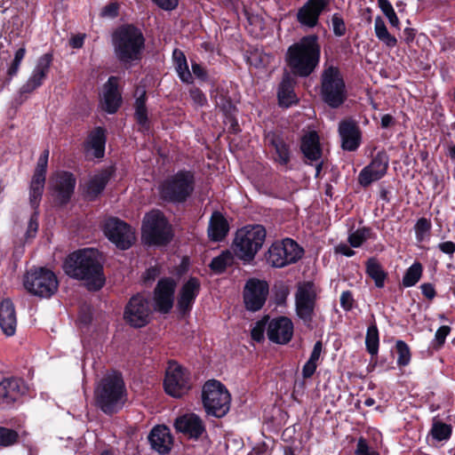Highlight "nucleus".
<instances>
[{
	"label": "nucleus",
	"mask_w": 455,
	"mask_h": 455,
	"mask_svg": "<svg viewBox=\"0 0 455 455\" xmlns=\"http://www.w3.org/2000/svg\"><path fill=\"white\" fill-rule=\"evenodd\" d=\"M65 273L75 279L83 280L91 291L100 290L105 283L100 255L91 248L71 253L65 260Z\"/></svg>",
	"instance_id": "f257e3e1"
},
{
	"label": "nucleus",
	"mask_w": 455,
	"mask_h": 455,
	"mask_svg": "<svg viewBox=\"0 0 455 455\" xmlns=\"http://www.w3.org/2000/svg\"><path fill=\"white\" fill-rule=\"evenodd\" d=\"M232 253L228 251H226L212 259V262L210 263V267L216 273H222L228 266L232 264Z\"/></svg>",
	"instance_id": "79ce46f5"
},
{
	"label": "nucleus",
	"mask_w": 455,
	"mask_h": 455,
	"mask_svg": "<svg viewBox=\"0 0 455 455\" xmlns=\"http://www.w3.org/2000/svg\"><path fill=\"white\" fill-rule=\"evenodd\" d=\"M215 103L222 111L228 112L232 107L231 100L222 92H217L214 95Z\"/></svg>",
	"instance_id": "5fc2aeb1"
},
{
	"label": "nucleus",
	"mask_w": 455,
	"mask_h": 455,
	"mask_svg": "<svg viewBox=\"0 0 455 455\" xmlns=\"http://www.w3.org/2000/svg\"><path fill=\"white\" fill-rule=\"evenodd\" d=\"M293 323L286 316L271 320L267 325L268 339L277 344H286L292 338Z\"/></svg>",
	"instance_id": "4be33fe9"
},
{
	"label": "nucleus",
	"mask_w": 455,
	"mask_h": 455,
	"mask_svg": "<svg viewBox=\"0 0 455 455\" xmlns=\"http://www.w3.org/2000/svg\"><path fill=\"white\" fill-rule=\"evenodd\" d=\"M38 230V212H35L28 223V228L25 234V239L30 240L34 238L37 233Z\"/></svg>",
	"instance_id": "3c124183"
},
{
	"label": "nucleus",
	"mask_w": 455,
	"mask_h": 455,
	"mask_svg": "<svg viewBox=\"0 0 455 455\" xmlns=\"http://www.w3.org/2000/svg\"><path fill=\"white\" fill-rule=\"evenodd\" d=\"M150 304L147 297L141 293L132 296L125 306L124 319L134 328L147 325L150 319Z\"/></svg>",
	"instance_id": "4468645a"
},
{
	"label": "nucleus",
	"mask_w": 455,
	"mask_h": 455,
	"mask_svg": "<svg viewBox=\"0 0 455 455\" xmlns=\"http://www.w3.org/2000/svg\"><path fill=\"white\" fill-rule=\"evenodd\" d=\"M121 104V94L118 92V78L110 76L104 85L102 108L109 114L116 112Z\"/></svg>",
	"instance_id": "bb28decb"
},
{
	"label": "nucleus",
	"mask_w": 455,
	"mask_h": 455,
	"mask_svg": "<svg viewBox=\"0 0 455 455\" xmlns=\"http://www.w3.org/2000/svg\"><path fill=\"white\" fill-rule=\"evenodd\" d=\"M423 267L421 263L415 261L405 272L403 277V285L404 287L414 286L422 275Z\"/></svg>",
	"instance_id": "ea45409f"
},
{
	"label": "nucleus",
	"mask_w": 455,
	"mask_h": 455,
	"mask_svg": "<svg viewBox=\"0 0 455 455\" xmlns=\"http://www.w3.org/2000/svg\"><path fill=\"white\" fill-rule=\"evenodd\" d=\"M356 455H379L376 451H370L364 439L360 438L357 443Z\"/></svg>",
	"instance_id": "bf43d9fd"
},
{
	"label": "nucleus",
	"mask_w": 455,
	"mask_h": 455,
	"mask_svg": "<svg viewBox=\"0 0 455 455\" xmlns=\"http://www.w3.org/2000/svg\"><path fill=\"white\" fill-rule=\"evenodd\" d=\"M374 234L371 228L363 227L351 232L348 235L347 241L351 247L358 248L369 239H374Z\"/></svg>",
	"instance_id": "58836bf2"
},
{
	"label": "nucleus",
	"mask_w": 455,
	"mask_h": 455,
	"mask_svg": "<svg viewBox=\"0 0 455 455\" xmlns=\"http://www.w3.org/2000/svg\"><path fill=\"white\" fill-rule=\"evenodd\" d=\"M294 84L295 80L291 74H284L277 92L280 106L289 108L297 103L298 99L294 93Z\"/></svg>",
	"instance_id": "2f4dec72"
},
{
	"label": "nucleus",
	"mask_w": 455,
	"mask_h": 455,
	"mask_svg": "<svg viewBox=\"0 0 455 455\" xmlns=\"http://www.w3.org/2000/svg\"><path fill=\"white\" fill-rule=\"evenodd\" d=\"M148 441L152 449L160 454H166L172 449V437L170 429L165 426L155 427L148 435Z\"/></svg>",
	"instance_id": "cd10ccee"
},
{
	"label": "nucleus",
	"mask_w": 455,
	"mask_h": 455,
	"mask_svg": "<svg viewBox=\"0 0 455 455\" xmlns=\"http://www.w3.org/2000/svg\"><path fill=\"white\" fill-rule=\"evenodd\" d=\"M341 146L344 150L354 151L360 145V131L355 123L343 121L339 126Z\"/></svg>",
	"instance_id": "c85d7f7f"
},
{
	"label": "nucleus",
	"mask_w": 455,
	"mask_h": 455,
	"mask_svg": "<svg viewBox=\"0 0 455 455\" xmlns=\"http://www.w3.org/2000/svg\"><path fill=\"white\" fill-rule=\"evenodd\" d=\"M194 188V173L190 171H180L163 181L160 195L165 201L183 203L192 195Z\"/></svg>",
	"instance_id": "0eeeda50"
},
{
	"label": "nucleus",
	"mask_w": 455,
	"mask_h": 455,
	"mask_svg": "<svg viewBox=\"0 0 455 455\" xmlns=\"http://www.w3.org/2000/svg\"><path fill=\"white\" fill-rule=\"evenodd\" d=\"M422 294L428 299H433L435 297V290L433 284L426 283L420 286Z\"/></svg>",
	"instance_id": "774afa93"
},
{
	"label": "nucleus",
	"mask_w": 455,
	"mask_h": 455,
	"mask_svg": "<svg viewBox=\"0 0 455 455\" xmlns=\"http://www.w3.org/2000/svg\"><path fill=\"white\" fill-rule=\"evenodd\" d=\"M202 399L208 415L222 418L229 411L231 395L219 380L212 379L205 382L203 387Z\"/></svg>",
	"instance_id": "6e6552de"
},
{
	"label": "nucleus",
	"mask_w": 455,
	"mask_h": 455,
	"mask_svg": "<svg viewBox=\"0 0 455 455\" xmlns=\"http://www.w3.org/2000/svg\"><path fill=\"white\" fill-rule=\"evenodd\" d=\"M17 327V317L13 303L6 299L0 303V328L8 336H13Z\"/></svg>",
	"instance_id": "c756f323"
},
{
	"label": "nucleus",
	"mask_w": 455,
	"mask_h": 455,
	"mask_svg": "<svg viewBox=\"0 0 455 455\" xmlns=\"http://www.w3.org/2000/svg\"><path fill=\"white\" fill-rule=\"evenodd\" d=\"M19 435L15 430L0 427V445L11 446L17 443Z\"/></svg>",
	"instance_id": "49530a36"
},
{
	"label": "nucleus",
	"mask_w": 455,
	"mask_h": 455,
	"mask_svg": "<svg viewBox=\"0 0 455 455\" xmlns=\"http://www.w3.org/2000/svg\"><path fill=\"white\" fill-rule=\"evenodd\" d=\"M104 233L109 241L122 250L130 248L135 240V233L132 227L116 218L106 220Z\"/></svg>",
	"instance_id": "2eb2a0df"
},
{
	"label": "nucleus",
	"mask_w": 455,
	"mask_h": 455,
	"mask_svg": "<svg viewBox=\"0 0 455 455\" xmlns=\"http://www.w3.org/2000/svg\"><path fill=\"white\" fill-rule=\"evenodd\" d=\"M431 227L432 226L429 220L426 218L419 219L414 226L416 240L418 242H423L427 236Z\"/></svg>",
	"instance_id": "a18cd8bd"
},
{
	"label": "nucleus",
	"mask_w": 455,
	"mask_h": 455,
	"mask_svg": "<svg viewBox=\"0 0 455 455\" xmlns=\"http://www.w3.org/2000/svg\"><path fill=\"white\" fill-rule=\"evenodd\" d=\"M159 8L164 11H172L178 4L179 0H152Z\"/></svg>",
	"instance_id": "13d9d810"
},
{
	"label": "nucleus",
	"mask_w": 455,
	"mask_h": 455,
	"mask_svg": "<svg viewBox=\"0 0 455 455\" xmlns=\"http://www.w3.org/2000/svg\"><path fill=\"white\" fill-rule=\"evenodd\" d=\"M267 324L268 325V317L258 321L251 331V335L253 340L260 342L264 339V332Z\"/></svg>",
	"instance_id": "8fccbe9b"
},
{
	"label": "nucleus",
	"mask_w": 455,
	"mask_h": 455,
	"mask_svg": "<svg viewBox=\"0 0 455 455\" xmlns=\"http://www.w3.org/2000/svg\"><path fill=\"white\" fill-rule=\"evenodd\" d=\"M366 273L374 280L378 288L384 286L387 275L375 258H371L366 261Z\"/></svg>",
	"instance_id": "c9c22d12"
},
{
	"label": "nucleus",
	"mask_w": 455,
	"mask_h": 455,
	"mask_svg": "<svg viewBox=\"0 0 455 455\" xmlns=\"http://www.w3.org/2000/svg\"><path fill=\"white\" fill-rule=\"evenodd\" d=\"M320 57L321 46L318 36L309 35L288 47L285 61L293 76L307 77L317 68Z\"/></svg>",
	"instance_id": "f03ea898"
},
{
	"label": "nucleus",
	"mask_w": 455,
	"mask_h": 455,
	"mask_svg": "<svg viewBox=\"0 0 455 455\" xmlns=\"http://www.w3.org/2000/svg\"><path fill=\"white\" fill-rule=\"evenodd\" d=\"M379 330L377 325L372 323L368 327L365 337V346L368 353L371 355H376L379 351Z\"/></svg>",
	"instance_id": "a19ab883"
},
{
	"label": "nucleus",
	"mask_w": 455,
	"mask_h": 455,
	"mask_svg": "<svg viewBox=\"0 0 455 455\" xmlns=\"http://www.w3.org/2000/svg\"><path fill=\"white\" fill-rule=\"evenodd\" d=\"M320 80L322 100L331 108L342 106L347 98V92L339 68L333 65L324 64Z\"/></svg>",
	"instance_id": "39448f33"
},
{
	"label": "nucleus",
	"mask_w": 455,
	"mask_h": 455,
	"mask_svg": "<svg viewBox=\"0 0 455 455\" xmlns=\"http://www.w3.org/2000/svg\"><path fill=\"white\" fill-rule=\"evenodd\" d=\"M431 435L436 441L448 440L451 435V427L441 421H435L432 425Z\"/></svg>",
	"instance_id": "37998d69"
},
{
	"label": "nucleus",
	"mask_w": 455,
	"mask_h": 455,
	"mask_svg": "<svg viewBox=\"0 0 455 455\" xmlns=\"http://www.w3.org/2000/svg\"><path fill=\"white\" fill-rule=\"evenodd\" d=\"M135 117L141 126H145L148 123L147 108H135Z\"/></svg>",
	"instance_id": "69168bd1"
},
{
	"label": "nucleus",
	"mask_w": 455,
	"mask_h": 455,
	"mask_svg": "<svg viewBox=\"0 0 455 455\" xmlns=\"http://www.w3.org/2000/svg\"><path fill=\"white\" fill-rule=\"evenodd\" d=\"M317 363H312L310 361H307L302 368V376L304 379H308L313 376L317 368Z\"/></svg>",
	"instance_id": "e2e57ef3"
},
{
	"label": "nucleus",
	"mask_w": 455,
	"mask_h": 455,
	"mask_svg": "<svg viewBox=\"0 0 455 455\" xmlns=\"http://www.w3.org/2000/svg\"><path fill=\"white\" fill-rule=\"evenodd\" d=\"M340 307L345 311H350L354 306V298L350 291H344L340 295Z\"/></svg>",
	"instance_id": "6e6d98bb"
},
{
	"label": "nucleus",
	"mask_w": 455,
	"mask_h": 455,
	"mask_svg": "<svg viewBox=\"0 0 455 455\" xmlns=\"http://www.w3.org/2000/svg\"><path fill=\"white\" fill-rule=\"evenodd\" d=\"M24 286L36 296L50 298L57 291L58 281L52 271L40 267L31 269L26 274Z\"/></svg>",
	"instance_id": "9d476101"
},
{
	"label": "nucleus",
	"mask_w": 455,
	"mask_h": 455,
	"mask_svg": "<svg viewBox=\"0 0 455 455\" xmlns=\"http://www.w3.org/2000/svg\"><path fill=\"white\" fill-rule=\"evenodd\" d=\"M164 386L168 395L181 397L191 387L188 371L175 362L169 363Z\"/></svg>",
	"instance_id": "ddd939ff"
},
{
	"label": "nucleus",
	"mask_w": 455,
	"mask_h": 455,
	"mask_svg": "<svg viewBox=\"0 0 455 455\" xmlns=\"http://www.w3.org/2000/svg\"><path fill=\"white\" fill-rule=\"evenodd\" d=\"M374 30L378 39L387 47L393 48L396 45V38L388 32L386 24L380 16H378L374 20Z\"/></svg>",
	"instance_id": "e433bc0d"
},
{
	"label": "nucleus",
	"mask_w": 455,
	"mask_h": 455,
	"mask_svg": "<svg viewBox=\"0 0 455 455\" xmlns=\"http://www.w3.org/2000/svg\"><path fill=\"white\" fill-rule=\"evenodd\" d=\"M76 178L68 172H56L50 179L49 189L52 196L61 204H67L75 190Z\"/></svg>",
	"instance_id": "f3484780"
},
{
	"label": "nucleus",
	"mask_w": 455,
	"mask_h": 455,
	"mask_svg": "<svg viewBox=\"0 0 455 455\" xmlns=\"http://www.w3.org/2000/svg\"><path fill=\"white\" fill-rule=\"evenodd\" d=\"M109 178L110 172L108 171H102L100 173L94 175L89 181L87 193L90 196H97L103 191L109 180Z\"/></svg>",
	"instance_id": "4c0bfd02"
},
{
	"label": "nucleus",
	"mask_w": 455,
	"mask_h": 455,
	"mask_svg": "<svg viewBox=\"0 0 455 455\" xmlns=\"http://www.w3.org/2000/svg\"><path fill=\"white\" fill-rule=\"evenodd\" d=\"M96 405L106 414L120 411L127 393L122 375L117 372L107 374L98 383L94 391Z\"/></svg>",
	"instance_id": "20e7f679"
},
{
	"label": "nucleus",
	"mask_w": 455,
	"mask_h": 455,
	"mask_svg": "<svg viewBox=\"0 0 455 455\" xmlns=\"http://www.w3.org/2000/svg\"><path fill=\"white\" fill-rule=\"evenodd\" d=\"M318 289L312 282L299 283L294 294L297 316L309 326L315 316Z\"/></svg>",
	"instance_id": "9b49d317"
},
{
	"label": "nucleus",
	"mask_w": 455,
	"mask_h": 455,
	"mask_svg": "<svg viewBox=\"0 0 455 455\" xmlns=\"http://www.w3.org/2000/svg\"><path fill=\"white\" fill-rule=\"evenodd\" d=\"M437 247L442 252L448 255H453L455 252V243L451 241L440 243Z\"/></svg>",
	"instance_id": "338daca9"
},
{
	"label": "nucleus",
	"mask_w": 455,
	"mask_h": 455,
	"mask_svg": "<svg viewBox=\"0 0 455 455\" xmlns=\"http://www.w3.org/2000/svg\"><path fill=\"white\" fill-rule=\"evenodd\" d=\"M49 154L50 153L48 149L43 151V153L37 160L36 167L35 169L33 176L45 179Z\"/></svg>",
	"instance_id": "de8ad7c7"
},
{
	"label": "nucleus",
	"mask_w": 455,
	"mask_h": 455,
	"mask_svg": "<svg viewBox=\"0 0 455 455\" xmlns=\"http://www.w3.org/2000/svg\"><path fill=\"white\" fill-rule=\"evenodd\" d=\"M87 149L93 150V156L97 158L103 157L106 145V131L102 127L93 129L86 141Z\"/></svg>",
	"instance_id": "72a5a7b5"
},
{
	"label": "nucleus",
	"mask_w": 455,
	"mask_h": 455,
	"mask_svg": "<svg viewBox=\"0 0 455 455\" xmlns=\"http://www.w3.org/2000/svg\"><path fill=\"white\" fill-rule=\"evenodd\" d=\"M265 238L266 229L261 225L238 229L233 243L235 255L244 263H250L262 247Z\"/></svg>",
	"instance_id": "423d86ee"
},
{
	"label": "nucleus",
	"mask_w": 455,
	"mask_h": 455,
	"mask_svg": "<svg viewBox=\"0 0 455 455\" xmlns=\"http://www.w3.org/2000/svg\"><path fill=\"white\" fill-rule=\"evenodd\" d=\"M175 68L180 79L183 83L191 84L193 82L192 74L188 69V63L184 64V66L183 64L176 65Z\"/></svg>",
	"instance_id": "864d4df0"
},
{
	"label": "nucleus",
	"mask_w": 455,
	"mask_h": 455,
	"mask_svg": "<svg viewBox=\"0 0 455 455\" xmlns=\"http://www.w3.org/2000/svg\"><path fill=\"white\" fill-rule=\"evenodd\" d=\"M301 151L309 162H315V175L317 176L323 167L321 161L322 149L320 148L319 136L315 132H309L301 139Z\"/></svg>",
	"instance_id": "393cba45"
},
{
	"label": "nucleus",
	"mask_w": 455,
	"mask_h": 455,
	"mask_svg": "<svg viewBox=\"0 0 455 455\" xmlns=\"http://www.w3.org/2000/svg\"><path fill=\"white\" fill-rule=\"evenodd\" d=\"M24 381L17 378L4 379L0 382V404L10 406L18 402L27 392Z\"/></svg>",
	"instance_id": "aec40b11"
},
{
	"label": "nucleus",
	"mask_w": 455,
	"mask_h": 455,
	"mask_svg": "<svg viewBox=\"0 0 455 455\" xmlns=\"http://www.w3.org/2000/svg\"><path fill=\"white\" fill-rule=\"evenodd\" d=\"M174 427L177 432L195 439L199 438L205 432L203 420L195 413H187L178 417L175 419Z\"/></svg>",
	"instance_id": "b1692460"
},
{
	"label": "nucleus",
	"mask_w": 455,
	"mask_h": 455,
	"mask_svg": "<svg viewBox=\"0 0 455 455\" xmlns=\"http://www.w3.org/2000/svg\"><path fill=\"white\" fill-rule=\"evenodd\" d=\"M189 95L195 104L197 106H204L206 102V97L203 92L197 88H193L189 91Z\"/></svg>",
	"instance_id": "4d7b16f0"
},
{
	"label": "nucleus",
	"mask_w": 455,
	"mask_h": 455,
	"mask_svg": "<svg viewBox=\"0 0 455 455\" xmlns=\"http://www.w3.org/2000/svg\"><path fill=\"white\" fill-rule=\"evenodd\" d=\"M52 62V53H45L37 60L30 76L20 88L21 94L30 93L43 84L49 73Z\"/></svg>",
	"instance_id": "6ab92c4d"
},
{
	"label": "nucleus",
	"mask_w": 455,
	"mask_h": 455,
	"mask_svg": "<svg viewBox=\"0 0 455 455\" xmlns=\"http://www.w3.org/2000/svg\"><path fill=\"white\" fill-rule=\"evenodd\" d=\"M191 68L193 74L201 80H206L207 79V72L205 68L198 64L197 62H192Z\"/></svg>",
	"instance_id": "680f3d73"
},
{
	"label": "nucleus",
	"mask_w": 455,
	"mask_h": 455,
	"mask_svg": "<svg viewBox=\"0 0 455 455\" xmlns=\"http://www.w3.org/2000/svg\"><path fill=\"white\" fill-rule=\"evenodd\" d=\"M118 14V5L116 4H110L106 5L102 11L101 15L103 17L114 18Z\"/></svg>",
	"instance_id": "0e129e2a"
},
{
	"label": "nucleus",
	"mask_w": 455,
	"mask_h": 455,
	"mask_svg": "<svg viewBox=\"0 0 455 455\" xmlns=\"http://www.w3.org/2000/svg\"><path fill=\"white\" fill-rule=\"evenodd\" d=\"M333 33L337 36H342L346 33V25L343 18L339 13H334L331 17Z\"/></svg>",
	"instance_id": "603ef678"
},
{
	"label": "nucleus",
	"mask_w": 455,
	"mask_h": 455,
	"mask_svg": "<svg viewBox=\"0 0 455 455\" xmlns=\"http://www.w3.org/2000/svg\"><path fill=\"white\" fill-rule=\"evenodd\" d=\"M328 4L329 0H307L297 12L298 21L302 27L315 28L318 24L322 12Z\"/></svg>",
	"instance_id": "412c9836"
},
{
	"label": "nucleus",
	"mask_w": 455,
	"mask_h": 455,
	"mask_svg": "<svg viewBox=\"0 0 455 455\" xmlns=\"http://www.w3.org/2000/svg\"><path fill=\"white\" fill-rule=\"evenodd\" d=\"M112 44L116 60L127 67L141 60L145 38L140 28L133 25H123L112 34Z\"/></svg>",
	"instance_id": "7ed1b4c3"
},
{
	"label": "nucleus",
	"mask_w": 455,
	"mask_h": 455,
	"mask_svg": "<svg viewBox=\"0 0 455 455\" xmlns=\"http://www.w3.org/2000/svg\"><path fill=\"white\" fill-rule=\"evenodd\" d=\"M389 157L386 151H379L371 162L358 175V182L366 188L372 182L380 180L387 172Z\"/></svg>",
	"instance_id": "a211bd4d"
},
{
	"label": "nucleus",
	"mask_w": 455,
	"mask_h": 455,
	"mask_svg": "<svg viewBox=\"0 0 455 455\" xmlns=\"http://www.w3.org/2000/svg\"><path fill=\"white\" fill-rule=\"evenodd\" d=\"M303 249L291 238L274 243L268 249L267 261L274 267H283L297 262L303 255Z\"/></svg>",
	"instance_id": "f8f14e48"
},
{
	"label": "nucleus",
	"mask_w": 455,
	"mask_h": 455,
	"mask_svg": "<svg viewBox=\"0 0 455 455\" xmlns=\"http://www.w3.org/2000/svg\"><path fill=\"white\" fill-rule=\"evenodd\" d=\"M45 179L32 176L29 185V204L36 210L40 204L44 189Z\"/></svg>",
	"instance_id": "f704fd0d"
},
{
	"label": "nucleus",
	"mask_w": 455,
	"mask_h": 455,
	"mask_svg": "<svg viewBox=\"0 0 455 455\" xmlns=\"http://www.w3.org/2000/svg\"><path fill=\"white\" fill-rule=\"evenodd\" d=\"M229 231V225L226 218L220 212H214L210 219L208 235L212 241H222Z\"/></svg>",
	"instance_id": "7c9ffc66"
},
{
	"label": "nucleus",
	"mask_w": 455,
	"mask_h": 455,
	"mask_svg": "<svg viewBox=\"0 0 455 455\" xmlns=\"http://www.w3.org/2000/svg\"><path fill=\"white\" fill-rule=\"evenodd\" d=\"M201 283L196 277H190L181 287L179 298L178 307L182 313L189 311L199 294Z\"/></svg>",
	"instance_id": "a878e982"
},
{
	"label": "nucleus",
	"mask_w": 455,
	"mask_h": 455,
	"mask_svg": "<svg viewBox=\"0 0 455 455\" xmlns=\"http://www.w3.org/2000/svg\"><path fill=\"white\" fill-rule=\"evenodd\" d=\"M323 350V344L321 341H316L314 345L313 350L311 352L310 357L307 361L317 363Z\"/></svg>",
	"instance_id": "052dcab7"
},
{
	"label": "nucleus",
	"mask_w": 455,
	"mask_h": 455,
	"mask_svg": "<svg viewBox=\"0 0 455 455\" xmlns=\"http://www.w3.org/2000/svg\"><path fill=\"white\" fill-rule=\"evenodd\" d=\"M266 140L275 149V161L281 165H287L291 159L289 145L286 144L280 136L274 132L267 133Z\"/></svg>",
	"instance_id": "473e14b6"
},
{
	"label": "nucleus",
	"mask_w": 455,
	"mask_h": 455,
	"mask_svg": "<svg viewBox=\"0 0 455 455\" xmlns=\"http://www.w3.org/2000/svg\"><path fill=\"white\" fill-rule=\"evenodd\" d=\"M175 285V282L172 278H164L158 281L154 296L158 311L167 313L172 307Z\"/></svg>",
	"instance_id": "5701e85b"
},
{
	"label": "nucleus",
	"mask_w": 455,
	"mask_h": 455,
	"mask_svg": "<svg viewBox=\"0 0 455 455\" xmlns=\"http://www.w3.org/2000/svg\"><path fill=\"white\" fill-rule=\"evenodd\" d=\"M142 235L149 244H164L172 239L171 227L160 211H152L144 217Z\"/></svg>",
	"instance_id": "1a4fd4ad"
},
{
	"label": "nucleus",
	"mask_w": 455,
	"mask_h": 455,
	"mask_svg": "<svg viewBox=\"0 0 455 455\" xmlns=\"http://www.w3.org/2000/svg\"><path fill=\"white\" fill-rule=\"evenodd\" d=\"M451 329L448 325H443L437 329L435 338L432 341L433 347L441 348L445 343L446 337L450 334Z\"/></svg>",
	"instance_id": "09e8293b"
},
{
	"label": "nucleus",
	"mask_w": 455,
	"mask_h": 455,
	"mask_svg": "<svg viewBox=\"0 0 455 455\" xmlns=\"http://www.w3.org/2000/svg\"><path fill=\"white\" fill-rule=\"evenodd\" d=\"M268 295V284L264 280L250 278L243 289V302L247 310L256 312L262 308Z\"/></svg>",
	"instance_id": "dca6fc26"
},
{
	"label": "nucleus",
	"mask_w": 455,
	"mask_h": 455,
	"mask_svg": "<svg viewBox=\"0 0 455 455\" xmlns=\"http://www.w3.org/2000/svg\"><path fill=\"white\" fill-rule=\"evenodd\" d=\"M397 352L396 363L399 367H404L411 362V351L409 346L403 340H397L395 343Z\"/></svg>",
	"instance_id": "c03bdc74"
}]
</instances>
